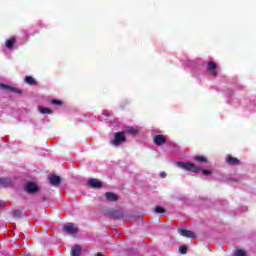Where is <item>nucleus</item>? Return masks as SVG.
<instances>
[{
	"label": "nucleus",
	"mask_w": 256,
	"mask_h": 256,
	"mask_svg": "<svg viewBox=\"0 0 256 256\" xmlns=\"http://www.w3.org/2000/svg\"><path fill=\"white\" fill-rule=\"evenodd\" d=\"M177 167L184 169V171H191V173H201L203 175H211V170H202L201 167L191 162H176Z\"/></svg>",
	"instance_id": "1"
},
{
	"label": "nucleus",
	"mask_w": 256,
	"mask_h": 256,
	"mask_svg": "<svg viewBox=\"0 0 256 256\" xmlns=\"http://www.w3.org/2000/svg\"><path fill=\"white\" fill-rule=\"evenodd\" d=\"M24 191L29 195H35V193H39V185L35 182L29 181L24 185Z\"/></svg>",
	"instance_id": "2"
},
{
	"label": "nucleus",
	"mask_w": 256,
	"mask_h": 256,
	"mask_svg": "<svg viewBox=\"0 0 256 256\" xmlns=\"http://www.w3.org/2000/svg\"><path fill=\"white\" fill-rule=\"evenodd\" d=\"M127 141V137H125V132H116L114 134V140H112L110 143L114 147H117V145H120V143H125Z\"/></svg>",
	"instance_id": "3"
},
{
	"label": "nucleus",
	"mask_w": 256,
	"mask_h": 256,
	"mask_svg": "<svg viewBox=\"0 0 256 256\" xmlns=\"http://www.w3.org/2000/svg\"><path fill=\"white\" fill-rule=\"evenodd\" d=\"M106 217H110V219H123L125 215L122 209H110L106 212Z\"/></svg>",
	"instance_id": "4"
},
{
	"label": "nucleus",
	"mask_w": 256,
	"mask_h": 256,
	"mask_svg": "<svg viewBox=\"0 0 256 256\" xmlns=\"http://www.w3.org/2000/svg\"><path fill=\"white\" fill-rule=\"evenodd\" d=\"M153 143L158 147H161V145H165V143H167V138L161 134L155 135L153 137Z\"/></svg>",
	"instance_id": "5"
},
{
	"label": "nucleus",
	"mask_w": 256,
	"mask_h": 256,
	"mask_svg": "<svg viewBox=\"0 0 256 256\" xmlns=\"http://www.w3.org/2000/svg\"><path fill=\"white\" fill-rule=\"evenodd\" d=\"M0 89H3L4 91H12V93H17L18 95H23V91H21V89L9 86L7 84H0Z\"/></svg>",
	"instance_id": "6"
},
{
	"label": "nucleus",
	"mask_w": 256,
	"mask_h": 256,
	"mask_svg": "<svg viewBox=\"0 0 256 256\" xmlns=\"http://www.w3.org/2000/svg\"><path fill=\"white\" fill-rule=\"evenodd\" d=\"M88 187H91V189H101V187H103V182L95 178H91L88 180Z\"/></svg>",
	"instance_id": "7"
},
{
	"label": "nucleus",
	"mask_w": 256,
	"mask_h": 256,
	"mask_svg": "<svg viewBox=\"0 0 256 256\" xmlns=\"http://www.w3.org/2000/svg\"><path fill=\"white\" fill-rule=\"evenodd\" d=\"M63 231L68 235H75L77 234V228H75V224L70 223L68 225L63 226Z\"/></svg>",
	"instance_id": "8"
},
{
	"label": "nucleus",
	"mask_w": 256,
	"mask_h": 256,
	"mask_svg": "<svg viewBox=\"0 0 256 256\" xmlns=\"http://www.w3.org/2000/svg\"><path fill=\"white\" fill-rule=\"evenodd\" d=\"M207 70L214 77H217V64L215 62L209 61L208 64H207Z\"/></svg>",
	"instance_id": "9"
},
{
	"label": "nucleus",
	"mask_w": 256,
	"mask_h": 256,
	"mask_svg": "<svg viewBox=\"0 0 256 256\" xmlns=\"http://www.w3.org/2000/svg\"><path fill=\"white\" fill-rule=\"evenodd\" d=\"M179 233L182 237H186L188 239H195V232L187 230V229H181L179 230Z\"/></svg>",
	"instance_id": "10"
},
{
	"label": "nucleus",
	"mask_w": 256,
	"mask_h": 256,
	"mask_svg": "<svg viewBox=\"0 0 256 256\" xmlns=\"http://www.w3.org/2000/svg\"><path fill=\"white\" fill-rule=\"evenodd\" d=\"M48 180L50 181L51 185L57 186L61 185V177L55 174H51L48 177Z\"/></svg>",
	"instance_id": "11"
},
{
	"label": "nucleus",
	"mask_w": 256,
	"mask_h": 256,
	"mask_svg": "<svg viewBox=\"0 0 256 256\" xmlns=\"http://www.w3.org/2000/svg\"><path fill=\"white\" fill-rule=\"evenodd\" d=\"M226 163H227L228 165H232V166L241 165V161H239V160L237 159V157H233V156H231V155H228V156L226 157Z\"/></svg>",
	"instance_id": "12"
},
{
	"label": "nucleus",
	"mask_w": 256,
	"mask_h": 256,
	"mask_svg": "<svg viewBox=\"0 0 256 256\" xmlns=\"http://www.w3.org/2000/svg\"><path fill=\"white\" fill-rule=\"evenodd\" d=\"M104 197L107 199V201H111L113 203L119 201V196L113 192H106Z\"/></svg>",
	"instance_id": "13"
},
{
	"label": "nucleus",
	"mask_w": 256,
	"mask_h": 256,
	"mask_svg": "<svg viewBox=\"0 0 256 256\" xmlns=\"http://www.w3.org/2000/svg\"><path fill=\"white\" fill-rule=\"evenodd\" d=\"M0 185L2 187H13V181L8 178H0Z\"/></svg>",
	"instance_id": "14"
},
{
	"label": "nucleus",
	"mask_w": 256,
	"mask_h": 256,
	"mask_svg": "<svg viewBox=\"0 0 256 256\" xmlns=\"http://www.w3.org/2000/svg\"><path fill=\"white\" fill-rule=\"evenodd\" d=\"M81 245H75L71 249V256H81Z\"/></svg>",
	"instance_id": "15"
},
{
	"label": "nucleus",
	"mask_w": 256,
	"mask_h": 256,
	"mask_svg": "<svg viewBox=\"0 0 256 256\" xmlns=\"http://www.w3.org/2000/svg\"><path fill=\"white\" fill-rule=\"evenodd\" d=\"M15 43H17V39L15 37H11L10 39L6 40L7 49H13Z\"/></svg>",
	"instance_id": "16"
},
{
	"label": "nucleus",
	"mask_w": 256,
	"mask_h": 256,
	"mask_svg": "<svg viewBox=\"0 0 256 256\" xmlns=\"http://www.w3.org/2000/svg\"><path fill=\"white\" fill-rule=\"evenodd\" d=\"M139 133V130L133 127H127L124 131V134L126 135H137Z\"/></svg>",
	"instance_id": "17"
},
{
	"label": "nucleus",
	"mask_w": 256,
	"mask_h": 256,
	"mask_svg": "<svg viewBox=\"0 0 256 256\" xmlns=\"http://www.w3.org/2000/svg\"><path fill=\"white\" fill-rule=\"evenodd\" d=\"M25 83H27L28 85H31V86L37 85V81L32 76H26Z\"/></svg>",
	"instance_id": "18"
},
{
	"label": "nucleus",
	"mask_w": 256,
	"mask_h": 256,
	"mask_svg": "<svg viewBox=\"0 0 256 256\" xmlns=\"http://www.w3.org/2000/svg\"><path fill=\"white\" fill-rule=\"evenodd\" d=\"M39 111L42 113V115H51V113H53L51 108H39Z\"/></svg>",
	"instance_id": "19"
},
{
	"label": "nucleus",
	"mask_w": 256,
	"mask_h": 256,
	"mask_svg": "<svg viewBox=\"0 0 256 256\" xmlns=\"http://www.w3.org/2000/svg\"><path fill=\"white\" fill-rule=\"evenodd\" d=\"M154 211H155V213H159L160 215H165V213H166L165 208H163L161 206H155Z\"/></svg>",
	"instance_id": "20"
},
{
	"label": "nucleus",
	"mask_w": 256,
	"mask_h": 256,
	"mask_svg": "<svg viewBox=\"0 0 256 256\" xmlns=\"http://www.w3.org/2000/svg\"><path fill=\"white\" fill-rule=\"evenodd\" d=\"M194 160L198 161V163H207V158H205V156H195Z\"/></svg>",
	"instance_id": "21"
},
{
	"label": "nucleus",
	"mask_w": 256,
	"mask_h": 256,
	"mask_svg": "<svg viewBox=\"0 0 256 256\" xmlns=\"http://www.w3.org/2000/svg\"><path fill=\"white\" fill-rule=\"evenodd\" d=\"M51 104L55 105L56 107H61V105H63V101L57 100V99H52Z\"/></svg>",
	"instance_id": "22"
},
{
	"label": "nucleus",
	"mask_w": 256,
	"mask_h": 256,
	"mask_svg": "<svg viewBox=\"0 0 256 256\" xmlns=\"http://www.w3.org/2000/svg\"><path fill=\"white\" fill-rule=\"evenodd\" d=\"M235 256H247V252H245V250L240 249L235 252Z\"/></svg>",
	"instance_id": "23"
},
{
	"label": "nucleus",
	"mask_w": 256,
	"mask_h": 256,
	"mask_svg": "<svg viewBox=\"0 0 256 256\" xmlns=\"http://www.w3.org/2000/svg\"><path fill=\"white\" fill-rule=\"evenodd\" d=\"M179 253H181V255H185L187 253V246H180Z\"/></svg>",
	"instance_id": "24"
},
{
	"label": "nucleus",
	"mask_w": 256,
	"mask_h": 256,
	"mask_svg": "<svg viewBox=\"0 0 256 256\" xmlns=\"http://www.w3.org/2000/svg\"><path fill=\"white\" fill-rule=\"evenodd\" d=\"M14 217H21V214H19V210L14 211Z\"/></svg>",
	"instance_id": "25"
},
{
	"label": "nucleus",
	"mask_w": 256,
	"mask_h": 256,
	"mask_svg": "<svg viewBox=\"0 0 256 256\" xmlns=\"http://www.w3.org/2000/svg\"><path fill=\"white\" fill-rule=\"evenodd\" d=\"M160 177H162V179H165V177H167V173L166 172H161Z\"/></svg>",
	"instance_id": "26"
},
{
	"label": "nucleus",
	"mask_w": 256,
	"mask_h": 256,
	"mask_svg": "<svg viewBox=\"0 0 256 256\" xmlns=\"http://www.w3.org/2000/svg\"><path fill=\"white\" fill-rule=\"evenodd\" d=\"M40 201H41V203H45V201H47V198H46L45 196H42V197L40 198Z\"/></svg>",
	"instance_id": "27"
},
{
	"label": "nucleus",
	"mask_w": 256,
	"mask_h": 256,
	"mask_svg": "<svg viewBox=\"0 0 256 256\" xmlns=\"http://www.w3.org/2000/svg\"><path fill=\"white\" fill-rule=\"evenodd\" d=\"M95 256H105V255H103V253H101V252H98L95 254Z\"/></svg>",
	"instance_id": "28"
},
{
	"label": "nucleus",
	"mask_w": 256,
	"mask_h": 256,
	"mask_svg": "<svg viewBox=\"0 0 256 256\" xmlns=\"http://www.w3.org/2000/svg\"><path fill=\"white\" fill-rule=\"evenodd\" d=\"M2 205H5V202L0 200V207H2Z\"/></svg>",
	"instance_id": "29"
}]
</instances>
